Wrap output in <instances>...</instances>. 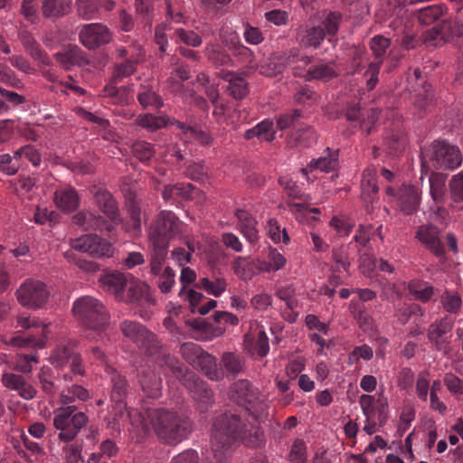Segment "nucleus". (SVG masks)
Segmentation results:
<instances>
[{
  "label": "nucleus",
  "instance_id": "obj_43",
  "mask_svg": "<svg viewBox=\"0 0 463 463\" xmlns=\"http://www.w3.org/2000/svg\"><path fill=\"white\" fill-rule=\"evenodd\" d=\"M409 290L417 299L427 302L432 298L434 288L423 282L411 281L409 284Z\"/></svg>",
  "mask_w": 463,
  "mask_h": 463
},
{
  "label": "nucleus",
  "instance_id": "obj_17",
  "mask_svg": "<svg viewBox=\"0 0 463 463\" xmlns=\"http://www.w3.org/2000/svg\"><path fill=\"white\" fill-rule=\"evenodd\" d=\"M138 383L146 398L157 399L162 395V379L150 368L138 372Z\"/></svg>",
  "mask_w": 463,
  "mask_h": 463
},
{
  "label": "nucleus",
  "instance_id": "obj_21",
  "mask_svg": "<svg viewBox=\"0 0 463 463\" xmlns=\"http://www.w3.org/2000/svg\"><path fill=\"white\" fill-rule=\"evenodd\" d=\"M2 381L6 388L16 391L25 400H31L36 395V390L20 374L5 373Z\"/></svg>",
  "mask_w": 463,
  "mask_h": 463
},
{
  "label": "nucleus",
  "instance_id": "obj_49",
  "mask_svg": "<svg viewBox=\"0 0 463 463\" xmlns=\"http://www.w3.org/2000/svg\"><path fill=\"white\" fill-rule=\"evenodd\" d=\"M373 349L368 345L355 346L348 354L347 364L350 365L355 364L359 362L360 359L368 361L373 358Z\"/></svg>",
  "mask_w": 463,
  "mask_h": 463
},
{
  "label": "nucleus",
  "instance_id": "obj_42",
  "mask_svg": "<svg viewBox=\"0 0 463 463\" xmlns=\"http://www.w3.org/2000/svg\"><path fill=\"white\" fill-rule=\"evenodd\" d=\"M38 379L40 386L45 394L52 395L55 393L56 389L53 383V373L50 367H42L38 373Z\"/></svg>",
  "mask_w": 463,
  "mask_h": 463
},
{
  "label": "nucleus",
  "instance_id": "obj_11",
  "mask_svg": "<svg viewBox=\"0 0 463 463\" xmlns=\"http://www.w3.org/2000/svg\"><path fill=\"white\" fill-rule=\"evenodd\" d=\"M431 161L436 169H454L462 162L459 149L441 140H435L432 145Z\"/></svg>",
  "mask_w": 463,
  "mask_h": 463
},
{
  "label": "nucleus",
  "instance_id": "obj_47",
  "mask_svg": "<svg viewBox=\"0 0 463 463\" xmlns=\"http://www.w3.org/2000/svg\"><path fill=\"white\" fill-rule=\"evenodd\" d=\"M132 153L140 162H147L154 156L155 150L150 143L137 141L132 146Z\"/></svg>",
  "mask_w": 463,
  "mask_h": 463
},
{
  "label": "nucleus",
  "instance_id": "obj_61",
  "mask_svg": "<svg viewBox=\"0 0 463 463\" xmlns=\"http://www.w3.org/2000/svg\"><path fill=\"white\" fill-rule=\"evenodd\" d=\"M391 44V40L383 35L374 36L370 43V48L376 58L382 57Z\"/></svg>",
  "mask_w": 463,
  "mask_h": 463
},
{
  "label": "nucleus",
  "instance_id": "obj_23",
  "mask_svg": "<svg viewBox=\"0 0 463 463\" xmlns=\"http://www.w3.org/2000/svg\"><path fill=\"white\" fill-rule=\"evenodd\" d=\"M71 222L79 228H83L84 224H88L85 228L86 230H99L105 227L106 232H112L114 229V226H111L105 217L85 211H81L74 214L71 217Z\"/></svg>",
  "mask_w": 463,
  "mask_h": 463
},
{
  "label": "nucleus",
  "instance_id": "obj_54",
  "mask_svg": "<svg viewBox=\"0 0 463 463\" xmlns=\"http://www.w3.org/2000/svg\"><path fill=\"white\" fill-rule=\"evenodd\" d=\"M329 225L336 231L350 232L355 228L354 221L349 216L340 213L332 217Z\"/></svg>",
  "mask_w": 463,
  "mask_h": 463
},
{
  "label": "nucleus",
  "instance_id": "obj_63",
  "mask_svg": "<svg viewBox=\"0 0 463 463\" xmlns=\"http://www.w3.org/2000/svg\"><path fill=\"white\" fill-rule=\"evenodd\" d=\"M443 382L449 392L453 395L463 393L462 381L452 373H445Z\"/></svg>",
  "mask_w": 463,
  "mask_h": 463
},
{
  "label": "nucleus",
  "instance_id": "obj_29",
  "mask_svg": "<svg viewBox=\"0 0 463 463\" xmlns=\"http://www.w3.org/2000/svg\"><path fill=\"white\" fill-rule=\"evenodd\" d=\"M56 206L63 212L71 213L79 207L80 197L73 189L56 191L53 195Z\"/></svg>",
  "mask_w": 463,
  "mask_h": 463
},
{
  "label": "nucleus",
  "instance_id": "obj_14",
  "mask_svg": "<svg viewBox=\"0 0 463 463\" xmlns=\"http://www.w3.org/2000/svg\"><path fill=\"white\" fill-rule=\"evenodd\" d=\"M106 373L111 385L110 399L118 408L119 412L126 410V398L128 393L129 384L126 377L111 365H107Z\"/></svg>",
  "mask_w": 463,
  "mask_h": 463
},
{
  "label": "nucleus",
  "instance_id": "obj_27",
  "mask_svg": "<svg viewBox=\"0 0 463 463\" xmlns=\"http://www.w3.org/2000/svg\"><path fill=\"white\" fill-rule=\"evenodd\" d=\"M148 286L137 280H128L124 290V299L127 303H139L142 299L149 300Z\"/></svg>",
  "mask_w": 463,
  "mask_h": 463
},
{
  "label": "nucleus",
  "instance_id": "obj_56",
  "mask_svg": "<svg viewBox=\"0 0 463 463\" xmlns=\"http://www.w3.org/2000/svg\"><path fill=\"white\" fill-rule=\"evenodd\" d=\"M359 268L364 276L372 277L377 269V260L364 250V252H361Z\"/></svg>",
  "mask_w": 463,
  "mask_h": 463
},
{
  "label": "nucleus",
  "instance_id": "obj_19",
  "mask_svg": "<svg viewBox=\"0 0 463 463\" xmlns=\"http://www.w3.org/2000/svg\"><path fill=\"white\" fill-rule=\"evenodd\" d=\"M234 274L242 280H250L257 274L263 272L260 260L250 257H236L232 263Z\"/></svg>",
  "mask_w": 463,
  "mask_h": 463
},
{
  "label": "nucleus",
  "instance_id": "obj_44",
  "mask_svg": "<svg viewBox=\"0 0 463 463\" xmlns=\"http://www.w3.org/2000/svg\"><path fill=\"white\" fill-rule=\"evenodd\" d=\"M449 219V216L448 211L443 207L438 206L433 212L431 215V222L427 225L426 229L440 232L446 228Z\"/></svg>",
  "mask_w": 463,
  "mask_h": 463
},
{
  "label": "nucleus",
  "instance_id": "obj_10",
  "mask_svg": "<svg viewBox=\"0 0 463 463\" xmlns=\"http://www.w3.org/2000/svg\"><path fill=\"white\" fill-rule=\"evenodd\" d=\"M73 249L95 257H110L114 252L112 243L98 233H83L71 242Z\"/></svg>",
  "mask_w": 463,
  "mask_h": 463
},
{
  "label": "nucleus",
  "instance_id": "obj_62",
  "mask_svg": "<svg viewBox=\"0 0 463 463\" xmlns=\"http://www.w3.org/2000/svg\"><path fill=\"white\" fill-rule=\"evenodd\" d=\"M442 305L445 310L449 313H457L462 304L461 298L457 294L446 292L441 298Z\"/></svg>",
  "mask_w": 463,
  "mask_h": 463
},
{
  "label": "nucleus",
  "instance_id": "obj_64",
  "mask_svg": "<svg viewBox=\"0 0 463 463\" xmlns=\"http://www.w3.org/2000/svg\"><path fill=\"white\" fill-rule=\"evenodd\" d=\"M354 318L363 331H369L373 329V317L366 311V308L364 306L359 307L354 311Z\"/></svg>",
  "mask_w": 463,
  "mask_h": 463
},
{
  "label": "nucleus",
  "instance_id": "obj_41",
  "mask_svg": "<svg viewBox=\"0 0 463 463\" xmlns=\"http://www.w3.org/2000/svg\"><path fill=\"white\" fill-rule=\"evenodd\" d=\"M442 39L449 40L463 36V23L460 21L452 22L444 20L441 23Z\"/></svg>",
  "mask_w": 463,
  "mask_h": 463
},
{
  "label": "nucleus",
  "instance_id": "obj_50",
  "mask_svg": "<svg viewBox=\"0 0 463 463\" xmlns=\"http://www.w3.org/2000/svg\"><path fill=\"white\" fill-rule=\"evenodd\" d=\"M359 403L366 421L372 420L376 414L377 399L369 394H362L359 399Z\"/></svg>",
  "mask_w": 463,
  "mask_h": 463
},
{
  "label": "nucleus",
  "instance_id": "obj_39",
  "mask_svg": "<svg viewBox=\"0 0 463 463\" xmlns=\"http://www.w3.org/2000/svg\"><path fill=\"white\" fill-rule=\"evenodd\" d=\"M197 286L205 290L208 294L219 297L225 291L227 283L222 278H217L214 280L203 278L199 280Z\"/></svg>",
  "mask_w": 463,
  "mask_h": 463
},
{
  "label": "nucleus",
  "instance_id": "obj_15",
  "mask_svg": "<svg viewBox=\"0 0 463 463\" xmlns=\"http://www.w3.org/2000/svg\"><path fill=\"white\" fill-rule=\"evenodd\" d=\"M81 43L90 50L106 44L111 40L109 29L100 24H90L83 27L80 33Z\"/></svg>",
  "mask_w": 463,
  "mask_h": 463
},
{
  "label": "nucleus",
  "instance_id": "obj_18",
  "mask_svg": "<svg viewBox=\"0 0 463 463\" xmlns=\"http://www.w3.org/2000/svg\"><path fill=\"white\" fill-rule=\"evenodd\" d=\"M54 58L64 70H71L72 66H86L90 63V61L84 56L83 52L77 45H67L63 52L54 54Z\"/></svg>",
  "mask_w": 463,
  "mask_h": 463
},
{
  "label": "nucleus",
  "instance_id": "obj_60",
  "mask_svg": "<svg viewBox=\"0 0 463 463\" xmlns=\"http://www.w3.org/2000/svg\"><path fill=\"white\" fill-rule=\"evenodd\" d=\"M449 190L455 203H463V172L453 176L449 182Z\"/></svg>",
  "mask_w": 463,
  "mask_h": 463
},
{
  "label": "nucleus",
  "instance_id": "obj_57",
  "mask_svg": "<svg viewBox=\"0 0 463 463\" xmlns=\"http://www.w3.org/2000/svg\"><path fill=\"white\" fill-rule=\"evenodd\" d=\"M439 175L437 173H431L429 178L430 186V194L433 201L437 203L444 200V184L439 182Z\"/></svg>",
  "mask_w": 463,
  "mask_h": 463
},
{
  "label": "nucleus",
  "instance_id": "obj_22",
  "mask_svg": "<svg viewBox=\"0 0 463 463\" xmlns=\"http://www.w3.org/2000/svg\"><path fill=\"white\" fill-rule=\"evenodd\" d=\"M100 282L107 291L112 293L116 299H124V290L128 285V277L118 271L108 272L101 276Z\"/></svg>",
  "mask_w": 463,
  "mask_h": 463
},
{
  "label": "nucleus",
  "instance_id": "obj_28",
  "mask_svg": "<svg viewBox=\"0 0 463 463\" xmlns=\"http://www.w3.org/2000/svg\"><path fill=\"white\" fill-rule=\"evenodd\" d=\"M326 37V32L321 25L311 26L298 33L299 43L305 48H318Z\"/></svg>",
  "mask_w": 463,
  "mask_h": 463
},
{
  "label": "nucleus",
  "instance_id": "obj_58",
  "mask_svg": "<svg viewBox=\"0 0 463 463\" xmlns=\"http://www.w3.org/2000/svg\"><path fill=\"white\" fill-rule=\"evenodd\" d=\"M361 185L364 191H371L373 194L378 193L379 187L377 184L375 169L367 168L364 171Z\"/></svg>",
  "mask_w": 463,
  "mask_h": 463
},
{
  "label": "nucleus",
  "instance_id": "obj_34",
  "mask_svg": "<svg viewBox=\"0 0 463 463\" xmlns=\"http://www.w3.org/2000/svg\"><path fill=\"white\" fill-rule=\"evenodd\" d=\"M406 137L402 132H390L384 139L386 153L389 156H399L405 148Z\"/></svg>",
  "mask_w": 463,
  "mask_h": 463
},
{
  "label": "nucleus",
  "instance_id": "obj_6",
  "mask_svg": "<svg viewBox=\"0 0 463 463\" xmlns=\"http://www.w3.org/2000/svg\"><path fill=\"white\" fill-rule=\"evenodd\" d=\"M18 326L27 330V334L11 336L7 343L19 348H43L49 335L48 326L35 317L21 315L17 318Z\"/></svg>",
  "mask_w": 463,
  "mask_h": 463
},
{
  "label": "nucleus",
  "instance_id": "obj_45",
  "mask_svg": "<svg viewBox=\"0 0 463 463\" xmlns=\"http://www.w3.org/2000/svg\"><path fill=\"white\" fill-rule=\"evenodd\" d=\"M203 350L197 344L189 342L184 343L180 346V354L182 357L192 366L198 361Z\"/></svg>",
  "mask_w": 463,
  "mask_h": 463
},
{
  "label": "nucleus",
  "instance_id": "obj_33",
  "mask_svg": "<svg viewBox=\"0 0 463 463\" xmlns=\"http://www.w3.org/2000/svg\"><path fill=\"white\" fill-rule=\"evenodd\" d=\"M326 152V156L319 157L318 159H313L308 164V167L311 170L320 169L324 172H330L336 168L338 164V150H332L327 147Z\"/></svg>",
  "mask_w": 463,
  "mask_h": 463
},
{
  "label": "nucleus",
  "instance_id": "obj_26",
  "mask_svg": "<svg viewBox=\"0 0 463 463\" xmlns=\"http://www.w3.org/2000/svg\"><path fill=\"white\" fill-rule=\"evenodd\" d=\"M217 75L219 78L229 82L227 91L233 99H242L248 94V83L240 74L233 71H222Z\"/></svg>",
  "mask_w": 463,
  "mask_h": 463
},
{
  "label": "nucleus",
  "instance_id": "obj_55",
  "mask_svg": "<svg viewBox=\"0 0 463 463\" xmlns=\"http://www.w3.org/2000/svg\"><path fill=\"white\" fill-rule=\"evenodd\" d=\"M42 12L46 18L62 16L67 13L64 6L57 5V0H43Z\"/></svg>",
  "mask_w": 463,
  "mask_h": 463
},
{
  "label": "nucleus",
  "instance_id": "obj_8",
  "mask_svg": "<svg viewBox=\"0 0 463 463\" xmlns=\"http://www.w3.org/2000/svg\"><path fill=\"white\" fill-rule=\"evenodd\" d=\"M119 328L124 336L136 344L139 349L150 356L157 355V363L160 365L163 355L166 354L163 352L156 335L137 321L124 320L120 323Z\"/></svg>",
  "mask_w": 463,
  "mask_h": 463
},
{
  "label": "nucleus",
  "instance_id": "obj_16",
  "mask_svg": "<svg viewBox=\"0 0 463 463\" xmlns=\"http://www.w3.org/2000/svg\"><path fill=\"white\" fill-rule=\"evenodd\" d=\"M454 322L448 317L441 318L430 325L427 336L438 351L445 354L449 351V341L444 335L451 331Z\"/></svg>",
  "mask_w": 463,
  "mask_h": 463
},
{
  "label": "nucleus",
  "instance_id": "obj_2",
  "mask_svg": "<svg viewBox=\"0 0 463 463\" xmlns=\"http://www.w3.org/2000/svg\"><path fill=\"white\" fill-rule=\"evenodd\" d=\"M131 424L144 432L147 428L145 418L148 419L156 435L166 444L174 445L186 439L194 430L192 420L184 412L165 408H148L145 415L137 410L128 411Z\"/></svg>",
  "mask_w": 463,
  "mask_h": 463
},
{
  "label": "nucleus",
  "instance_id": "obj_46",
  "mask_svg": "<svg viewBox=\"0 0 463 463\" xmlns=\"http://www.w3.org/2000/svg\"><path fill=\"white\" fill-rule=\"evenodd\" d=\"M168 118L165 117H156L151 114H146L144 116H139L137 118V123L149 129L150 131H155L162 127H165L167 125Z\"/></svg>",
  "mask_w": 463,
  "mask_h": 463
},
{
  "label": "nucleus",
  "instance_id": "obj_40",
  "mask_svg": "<svg viewBox=\"0 0 463 463\" xmlns=\"http://www.w3.org/2000/svg\"><path fill=\"white\" fill-rule=\"evenodd\" d=\"M268 261L260 260L263 272H270L282 269L286 264V258L276 249H270Z\"/></svg>",
  "mask_w": 463,
  "mask_h": 463
},
{
  "label": "nucleus",
  "instance_id": "obj_38",
  "mask_svg": "<svg viewBox=\"0 0 463 463\" xmlns=\"http://www.w3.org/2000/svg\"><path fill=\"white\" fill-rule=\"evenodd\" d=\"M436 234L437 233H416V237L436 256H443L445 249L440 239Z\"/></svg>",
  "mask_w": 463,
  "mask_h": 463
},
{
  "label": "nucleus",
  "instance_id": "obj_3",
  "mask_svg": "<svg viewBox=\"0 0 463 463\" xmlns=\"http://www.w3.org/2000/svg\"><path fill=\"white\" fill-rule=\"evenodd\" d=\"M160 366L166 367L182 383L193 398L198 402L201 411H206L209 409L213 402V392L206 382L171 354L163 355Z\"/></svg>",
  "mask_w": 463,
  "mask_h": 463
},
{
  "label": "nucleus",
  "instance_id": "obj_20",
  "mask_svg": "<svg viewBox=\"0 0 463 463\" xmlns=\"http://www.w3.org/2000/svg\"><path fill=\"white\" fill-rule=\"evenodd\" d=\"M397 196L399 209L403 214L411 215L419 208L420 197L414 186L403 184L398 190Z\"/></svg>",
  "mask_w": 463,
  "mask_h": 463
},
{
  "label": "nucleus",
  "instance_id": "obj_52",
  "mask_svg": "<svg viewBox=\"0 0 463 463\" xmlns=\"http://www.w3.org/2000/svg\"><path fill=\"white\" fill-rule=\"evenodd\" d=\"M302 117L300 109H293L289 113L281 115L277 120V126L280 130L296 128L298 121Z\"/></svg>",
  "mask_w": 463,
  "mask_h": 463
},
{
  "label": "nucleus",
  "instance_id": "obj_31",
  "mask_svg": "<svg viewBox=\"0 0 463 463\" xmlns=\"http://www.w3.org/2000/svg\"><path fill=\"white\" fill-rule=\"evenodd\" d=\"M179 219L171 211H161L150 226L153 232H174L178 229Z\"/></svg>",
  "mask_w": 463,
  "mask_h": 463
},
{
  "label": "nucleus",
  "instance_id": "obj_5",
  "mask_svg": "<svg viewBox=\"0 0 463 463\" xmlns=\"http://www.w3.org/2000/svg\"><path fill=\"white\" fill-rule=\"evenodd\" d=\"M72 310L78 321L97 333L104 332L109 325L110 317L107 308L93 297L83 296L77 298Z\"/></svg>",
  "mask_w": 463,
  "mask_h": 463
},
{
  "label": "nucleus",
  "instance_id": "obj_51",
  "mask_svg": "<svg viewBox=\"0 0 463 463\" xmlns=\"http://www.w3.org/2000/svg\"><path fill=\"white\" fill-rule=\"evenodd\" d=\"M289 460L291 463H306L307 446L302 439H296L290 449Z\"/></svg>",
  "mask_w": 463,
  "mask_h": 463
},
{
  "label": "nucleus",
  "instance_id": "obj_1",
  "mask_svg": "<svg viewBox=\"0 0 463 463\" xmlns=\"http://www.w3.org/2000/svg\"><path fill=\"white\" fill-rule=\"evenodd\" d=\"M258 432V429L247 424L239 415L231 411L216 417L212 430V451L215 463H227L234 444L243 442L250 445L252 436L257 438ZM171 463H199V456L194 449H186L174 457Z\"/></svg>",
  "mask_w": 463,
  "mask_h": 463
},
{
  "label": "nucleus",
  "instance_id": "obj_53",
  "mask_svg": "<svg viewBox=\"0 0 463 463\" xmlns=\"http://www.w3.org/2000/svg\"><path fill=\"white\" fill-rule=\"evenodd\" d=\"M341 21L342 14L339 12H330L322 22L326 33L330 36L335 35L338 32Z\"/></svg>",
  "mask_w": 463,
  "mask_h": 463
},
{
  "label": "nucleus",
  "instance_id": "obj_25",
  "mask_svg": "<svg viewBox=\"0 0 463 463\" xmlns=\"http://www.w3.org/2000/svg\"><path fill=\"white\" fill-rule=\"evenodd\" d=\"M193 367L200 370L211 381L218 382L224 376L223 370L218 366L215 357L205 351Z\"/></svg>",
  "mask_w": 463,
  "mask_h": 463
},
{
  "label": "nucleus",
  "instance_id": "obj_48",
  "mask_svg": "<svg viewBox=\"0 0 463 463\" xmlns=\"http://www.w3.org/2000/svg\"><path fill=\"white\" fill-rule=\"evenodd\" d=\"M442 14L440 5H430L420 10L418 18L421 24L428 25L437 21Z\"/></svg>",
  "mask_w": 463,
  "mask_h": 463
},
{
  "label": "nucleus",
  "instance_id": "obj_4",
  "mask_svg": "<svg viewBox=\"0 0 463 463\" xmlns=\"http://www.w3.org/2000/svg\"><path fill=\"white\" fill-rule=\"evenodd\" d=\"M230 399L246 411L257 420L268 417L269 404L262 394L249 380L241 379L234 382L229 388Z\"/></svg>",
  "mask_w": 463,
  "mask_h": 463
},
{
  "label": "nucleus",
  "instance_id": "obj_35",
  "mask_svg": "<svg viewBox=\"0 0 463 463\" xmlns=\"http://www.w3.org/2000/svg\"><path fill=\"white\" fill-rule=\"evenodd\" d=\"M222 365L227 374L234 377L242 372L244 359L234 353H223L222 355Z\"/></svg>",
  "mask_w": 463,
  "mask_h": 463
},
{
  "label": "nucleus",
  "instance_id": "obj_13",
  "mask_svg": "<svg viewBox=\"0 0 463 463\" xmlns=\"http://www.w3.org/2000/svg\"><path fill=\"white\" fill-rule=\"evenodd\" d=\"M149 242L151 249L150 272L153 275H159L167 255L169 238L166 233H149Z\"/></svg>",
  "mask_w": 463,
  "mask_h": 463
},
{
  "label": "nucleus",
  "instance_id": "obj_59",
  "mask_svg": "<svg viewBox=\"0 0 463 463\" xmlns=\"http://www.w3.org/2000/svg\"><path fill=\"white\" fill-rule=\"evenodd\" d=\"M241 232H251L256 230V220L245 210H237L235 213Z\"/></svg>",
  "mask_w": 463,
  "mask_h": 463
},
{
  "label": "nucleus",
  "instance_id": "obj_30",
  "mask_svg": "<svg viewBox=\"0 0 463 463\" xmlns=\"http://www.w3.org/2000/svg\"><path fill=\"white\" fill-rule=\"evenodd\" d=\"M76 346V340H68L66 343L59 345L52 354V364L57 368H62L78 353L75 350Z\"/></svg>",
  "mask_w": 463,
  "mask_h": 463
},
{
  "label": "nucleus",
  "instance_id": "obj_36",
  "mask_svg": "<svg viewBox=\"0 0 463 463\" xmlns=\"http://www.w3.org/2000/svg\"><path fill=\"white\" fill-rule=\"evenodd\" d=\"M89 398V391L80 384H72L67 389H64L60 396L62 404H70L76 400L85 402Z\"/></svg>",
  "mask_w": 463,
  "mask_h": 463
},
{
  "label": "nucleus",
  "instance_id": "obj_9",
  "mask_svg": "<svg viewBox=\"0 0 463 463\" xmlns=\"http://www.w3.org/2000/svg\"><path fill=\"white\" fill-rule=\"evenodd\" d=\"M18 302L26 307L39 308L47 301L49 291L40 280L26 279L15 292Z\"/></svg>",
  "mask_w": 463,
  "mask_h": 463
},
{
  "label": "nucleus",
  "instance_id": "obj_24",
  "mask_svg": "<svg viewBox=\"0 0 463 463\" xmlns=\"http://www.w3.org/2000/svg\"><path fill=\"white\" fill-rule=\"evenodd\" d=\"M125 206L128 213L129 220L127 222L128 229L135 231L141 230V209L137 200V193L128 188L124 192Z\"/></svg>",
  "mask_w": 463,
  "mask_h": 463
},
{
  "label": "nucleus",
  "instance_id": "obj_32",
  "mask_svg": "<svg viewBox=\"0 0 463 463\" xmlns=\"http://www.w3.org/2000/svg\"><path fill=\"white\" fill-rule=\"evenodd\" d=\"M20 39L25 51L35 60L40 61L45 65L50 64V61L46 55L38 46L36 41L32 34L27 31H23L20 33Z\"/></svg>",
  "mask_w": 463,
  "mask_h": 463
},
{
  "label": "nucleus",
  "instance_id": "obj_12",
  "mask_svg": "<svg viewBox=\"0 0 463 463\" xmlns=\"http://www.w3.org/2000/svg\"><path fill=\"white\" fill-rule=\"evenodd\" d=\"M94 201L98 209L111 222V226L123 224L124 219L121 216L118 203L110 192L99 189L94 194Z\"/></svg>",
  "mask_w": 463,
  "mask_h": 463
},
{
  "label": "nucleus",
  "instance_id": "obj_37",
  "mask_svg": "<svg viewBox=\"0 0 463 463\" xmlns=\"http://www.w3.org/2000/svg\"><path fill=\"white\" fill-rule=\"evenodd\" d=\"M338 73L329 65L322 64L310 68L304 76L306 81L312 80H320L328 81L334 78H336Z\"/></svg>",
  "mask_w": 463,
  "mask_h": 463
},
{
  "label": "nucleus",
  "instance_id": "obj_7",
  "mask_svg": "<svg viewBox=\"0 0 463 463\" xmlns=\"http://www.w3.org/2000/svg\"><path fill=\"white\" fill-rule=\"evenodd\" d=\"M88 422L87 415L78 411L76 406L69 405L54 411L53 426L59 430L58 439L62 442L72 441Z\"/></svg>",
  "mask_w": 463,
  "mask_h": 463
}]
</instances>
